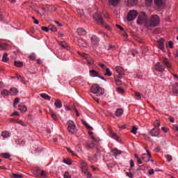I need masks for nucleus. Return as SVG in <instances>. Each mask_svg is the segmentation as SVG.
<instances>
[{
    "instance_id": "35",
    "label": "nucleus",
    "mask_w": 178,
    "mask_h": 178,
    "mask_svg": "<svg viewBox=\"0 0 178 178\" xmlns=\"http://www.w3.org/2000/svg\"><path fill=\"white\" fill-rule=\"evenodd\" d=\"M10 94V91L7 90L6 89H4L2 92H1V95H2L3 97H7Z\"/></svg>"
},
{
    "instance_id": "21",
    "label": "nucleus",
    "mask_w": 178,
    "mask_h": 178,
    "mask_svg": "<svg viewBox=\"0 0 178 178\" xmlns=\"http://www.w3.org/2000/svg\"><path fill=\"white\" fill-rule=\"evenodd\" d=\"M158 23H146L145 24V27H147L149 30H152V27L158 26Z\"/></svg>"
},
{
    "instance_id": "47",
    "label": "nucleus",
    "mask_w": 178,
    "mask_h": 178,
    "mask_svg": "<svg viewBox=\"0 0 178 178\" xmlns=\"http://www.w3.org/2000/svg\"><path fill=\"white\" fill-rule=\"evenodd\" d=\"M145 3L147 6H151L152 5V0H145Z\"/></svg>"
},
{
    "instance_id": "5",
    "label": "nucleus",
    "mask_w": 178,
    "mask_h": 178,
    "mask_svg": "<svg viewBox=\"0 0 178 178\" xmlns=\"http://www.w3.org/2000/svg\"><path fill=\"white\" fill-rule=\"evenodd\" d=\"M156 72L163 73L165 70V67H163L162 63H157L154 66Z\"/></svg>"
},
{
    "instance_id": "34",
    "label": "nucleus",
    "mask_w": 178,
    "mask_h": 178,
    "mask_svg": "<svg viewBox=\"0 0 178 178\" xmlns=\"http://www.w3.org/2000/svg\"><path fill=\"white\" fill-rule=\"evenodd\" d=\"M18 110L20 111L22 113L26 112L27 108L25 106H18Z\"/></svg>"
},
{
    "instance_id": "46",
    "label": "nucleus",
    "mask_w": 178,
    "mask_h": 178,
    "mask_svg": "<svg viewBox=\"0 0 178 178\" xmlns=\"http://www.w3.org/2000/svg\"><path fill=\"white\" fill-rule=\"evenodd\" d=\"M102 26L105 27L106 29H108L109 31L111 30V26L108 25L107 24L102 23L101 24Z\"/></svg>"
},
{
    "instance_id": "11",
    "label": "nucleus",
    "mask_w": 178,
    "mask_h": 178,
    "mask_svg": "<svg viewBox=\"0 0 178 178\" xmlns=\"http://www.w3.org/2000/svg\"><path fill=\"white\" fill-rule=\"evenodd\" d=\"M120 3V0H108L109 6L113 8H117V6Z\"/></svg>"
},
{
    "instance_id": "19",
    "label": "nucleus",
    "mask_w": 178,
    "mask_h": 178,
    "mask_svg": "<svg viewBox=\"0 0 178 178\" xmlns=\"http://www.w3.org/2000/svg\"><path fill=\"white\" fill-rule=\"evenodd\" d=\"M78 45L80 47H83V48H87V47H88L86 40H84L83 39H79L78 40Z\"/></svg>"
},
{
    "instance_id": "2",
    "label": "nucleus",
    "mask_w": 178,
    "mask_h": 178,
    "mask_svg": "<svg viewBox=\"0 0 178 178\" xmlns=\"http://www.w3.org/2000/svg\"><path fill=\"white\" fill-rule=\"evenodd\" d=\"M79 54L81 56V57L83 58L85 60H87L89 65H92V64H94V60H92V58L90 57V56L87 54L79 52Z\"/></svg>"
},
{
    "instance_id": "45",
    "label": "nucleus",
    "mask_w": 178,
    "mask_h": 178,
    "mask_svg": "<svg viewBox=\"0 0 178 178\" xmlns=\"http://www.w3.org/2000/svg\"><path fill=\"white\" fill-rule=\"evenodd\" d=\"M108 50V51H115L116 47L115 45L109 44Z\"/></svg>"
},
{
    "instance_id": "40",
    "label": "nucleus",
    "mask_w": 178,
    "mask_h": 178,
    "mask_svg": "<svg viewBox=\"0 0 178 178\" xmlns=\"http://www.w3.org/2000/svg\"><path fill=\"white\" fill-rule=\"evenodd\" d=\"M50 115L51 117V119H53L54 121H56L58 120L56 113H54L53 111H51L50 112Z\"/></svg>"
},
{
    "instance_id": "20",
    "label": "nucleus",
    "mask_w": 178,
    "mask_h": 178,
    "mask_svg": "<svg viewBox=\"0 0 178 178\" xmlns=\"http://www.w3.org/2000/svg\"><path fill=\"white\" fill-rule=\"evenodd\" d=\"M110 137L114 140H116L118 143L121 142L120 136H117V134L113 131L110 132Z\"/></svg>"
},
{
    "instance_id": "55",
    "label": "nucleus",
    "mask_w": 178,
    "mask_h": 178,
    "mask_svg": "<svg viewBox=\"0 0 178 178\" xmlns=\"http://www.w3.org/2000/svg\"><path fill=\"white\" fill-rule=\"evenodd\" d=\"M92 140H95L96 143L99 142V138H95V136H91Z\"/></svg>"
},
{
    "instance_id": "63",
    "label": "nucleus",
    "mask_w": 178,
    "mask_h": 178,
    "mask_svg": "<svg viewBox=\"0 0 178 178\" xmlns=\"http://www.w3.org/2000/svg\"><path fill=\"white\" fill-rule=\"evenodd\" d=\"M15 115H17V116H19V113L17 111H15L12 113L11 116H15Z\"/></svg>"
},
{
    "instance_id": "59",
    "label": "nucleus",
    "mask_w": 178,
    "mask_h": 178,
    "mask_svg": "<svg viewBox=\"0 0 178 178\" xmlns=\"http://www.w3.org/2000/svg\"><path fill=\"white\" fill-rule=\"evenodd\" d=\"M63 162L67 165H71V161L70 160L64 159Z\"/></svg>"
},
{
    "instance_id": "4",
    "label": "nucleus",
    "mask_w": 178,
    "mask_h": 178,
    "mask_svg": "<svg viewBox=\"0 0 178 178\" xmlns=\"http://www.w3.org/2000/svg\"><path fill=\"white\" fill-rule=\"evenodd\" d=\"M75 124L73 121L70 120L67 122V131L68 132L71 134H74L75 133Z\"/></svg>"
},
{
    "instance_id": "60",
    "label": "nucleus",
    "mask_w": 178,
    "mask_h": 178,
    "mask_svg": "<svg viewBox=\"0 0 178 178\" xmlns=\"http://www.w3.org/2000/svg\"><path fill=\"white\" fill-rule=\"evenodd\" d=\"M115 83H116L117 86H121V84H122L120 79H117L115 81Z\"/></svg>"
},
{
    "instance_id": "23",
    "label": "nucleus",
    "mask_w": 178,
    "mask_h": 178,
    "mask_svg": "<svg viewBox=\"0 0 178 178\" xmlns=\"http://www.w3.org/2000/svg\"><path fill=\"white\" fill-rule=\"evenodd\" d=\"M172 92L174 94L178 95V83L172 85Z\"/></svg>"
},
{
    "instance_id": "37",
    "label": "nucleus",
    "mask_w": 178,
    "mask_h": 178,
    "mask_svg": "<svg viewBox=\"0 0 178 178\" xmlns=\"http://www.w3.org/2000/svg\"><path fill=\"white\" fill-rule=\"evenodd\" d=\"M41 97L46 99V100H48V101H49L50 99L51 98L49 95H48L45 93H42L41 94Z\"/></svg>"
},
{
    "instance_id": "48",
    "label": "nucleus",
    "mask_w": 178,
    "mask_h": 178,
    "mask_svg": "<svg viewBox=\"0 0 178 178\" xmlns=\"http://www.w3.org/2000/svg\"><path fill=\"white\" fill-rule=\"evenodd\" d=\"M8 47L7 44L0 42V49H5Z\"/></svg>"
},
{
    "instance_id": "32",
    "label": "nucleus",
    "mask_w": 178,
    "mask_h": 178,
    "mask_svg": "<svg viewBox=\"0 0 178 178\" xmlns=\"http://www.w3.org/2000/svg\"><path fill=\"white\" fill-rule=\"evenodd\" d=\"M138 2V0H127L128 6H134Z\"/></svg>"
},
{
    "instance_id": "58",
    "label": "nucleus",
    "mask_w": 178,
    "mask_h": 178,
    "mask_svg": "<svg viewBox=\"0 0 178 178\" xmlns=\"http://www.w3.org/2000/svg\"><path fill=\"white\" fill-rule=\"evenodd\" d=\"M64 178H71V176L67 172H66L65 173H64Z\"/></svg>"
},
{
    "instance_id": "6",
    "label": "nucleus",
    "mask_w": 178,
    "mask_h": 178,
    "mask_svg": "<svg viewBox=\"0 0 178 178\" xmlns=\"http://www.w3.org/2000/svg\"><path fill=\"white\" fill-rule=\"evenodd\" d=\"M115 70H116L117 73H118V75H117V77L119 79H121L123 78V76H124V70H123V67H116V68H115Z\"/></svg>"
},
{
    "instance_id": "12",
    "label": "nucleus",
    "mask_w": 178,
    "mask_h": 178,
    "mask_svg": "<svg viewBox=\"0 0 178 178\" xmlns=\"http://www.w3.org/2000/svg\"><path fill=\"white\" fill-rule=\"evenodd\" d=\"M161 63H163L164 66L167 67L168 68H170L172 67L170 60H168L165 57H163V58H161Z\"/></svg>"
},
{
    "instance_id": "62",
    "label": "nucleus",
    "mask_w": 178,
    "mask_h": 178,
    "mask_svg": "<svg viewBox=\"0 0 178 178\" xmlns=\"http://www.w3.org/2000/svg\"><path fill=\"white\" fill-rule=\"evenodd\" d=\"M130 165H131V168H133L134 166V161L132 159L130 160Z\"/></svg>"
},
{
    "instance_id": "27",
    "label": "nucleus",
    "mask_w": 178,
    "mask_h": 178,
    "mask_svg": "<svg viewBox=\"0 0 178 178\" xmlns=\"http://www.w3.org/2000/svg\"><path fill=\"white\" fill-rule=\"evenodd\" d=\"M60 45H61L62 47L66 48L67 50L70 51L71 49L70 46H69L68 43L65 42H60Z\"/></svg>"
},
{
    "instance_id": "53",
    "label": "nucleus",
    "mask_w": 178,
    "mask_h": 178,
    "mask_svg": "<svg viewBox=\"0 0 178 178\" xmlns=\"http://www.w3.org/2000/svg\"><path fill=\"white\" fill-rule=\"evenodd\" d=\"M131 133H133L134 134L136 135L137 133V128L136 127H132V129L131 131Z\"/></svg>"
},
{
    "instance_id": "1",
    "label": "nucleus",
    "mask_w": 178,
    "mask_h": 178,
    "mask_svg": "<svg viewBox=\"0 0 178 178\" xmlns=\"http://www.w3.org/2000/svg\"><path fill=\"white\" fill-rule=\"evenodd\" d=\"M91 92L93 94H97V97H100L104 94V91L101 89L98 84H95L91 87Z\"/></svg>"
},
{
    "instance_id": "7",
    "label": "nucleus",
    "mask_w": 178,
    "mask_h": 178,
    "mask_svg": "<svg viewBox=\"0 0 178 178\" xmlns=\"http://www.w3.org/2000/svg\"><path fill=\"white\" fill-rule=\"evenodd\" d=\"M137 23H147V15L145 13H141L136 22Z\"/></svg>"
},
{
    "instance_id": "18",
    "label": "nucleus",
    "mask_w": 178,
    "mask_h": 178,
    "mask_svg": "<svg viewBox=\"0 0 178 178\" xmlns=\"http://www.w3.org/2000/svg\"><path fill=\"white\" fill-rule=\"evenodd\" d=\"M76 33L81 36H85L87 35L86 30L83 29V28H78L76 29Z\"/></svg>"
},
{
    "instance_id": "25",
    "label": "nucleus",
    "mask_w": 178,
    "mask_h": 178,
    "mask_svg": "<svg viewBox=\"0 0 178 178\" xmlns=\"http://www.w3.org/2000/svg\"><path fill=\"white\" fill-rule=\"evenodd\" d=\"M163 42V39H161L159 41H157V43L159 44V48L161 49V51L164 50Z\"/></svg>"
},
{
    "instance_id": "30",
    "label": "nucleus",
    "mask_w": 178,
    "mask_h": 178,
    "mask_svg": "<svg viewBox=\"0 0 178 178\" xmlns=\"http://www.w3.org/2000/svg\"><path fill=\"white\" fill-rule=\"evenodd\" d=\"M54 106L57 108H62L61 101L60 99H56Z\"/></svg>"
},
{
    "instance_id": "33",
    "label": "nucleus",
    "mask_w": 178,
    "mask_h": 178,
    "mask_svg": "<svg viewBox=\"0 0 178 178\" xmlns=\"http://www.w3.org/2000/svg\"><path fill=\"white\" fill-rule=\"evenodd\" d=\"M1 136L4 138H8L10 137V133L9 131H2Z\"/></svg>"
},
{
    "instance_id": "22",
    "label": "nucleus",
    "mask_w": 178,
    "mask_h": 178,
    "mask_svg": "<svg viewBox=\"0 0 178 178\" xmlns=\"http://www.w3.org/2000/svg\"><path fill=\"white\" fill-rule=\"evenodd\" d=\"M85 145L90 149H93L95 147V144L92 141H86Z\"/></svg>"
},
{
    "instance_id": "31",
    "label": "nucleus",
    "mask_w": 178,
    "mask_h": 178,
    "mask_svg": "<svg viewBox=\"0 0 178 178\" xmlns=\"http://www.w3.org/2000/svg\"><path fill=\"white\" fill-rule=\"evenodd\" d=\"M10 93H11L12 95L15 96L17 95L19 91L17 90V88H10V91H9Z\"/></svg>"
},
{
    "instance_id": "14",
    "label": "nucleus",
    "mask_w": 178,
    "mask_h": 178,
    "mask_svg": "<svg viewBox=\"0 0 178 178\" xmlns=\"http://www.w3.org/2000/svg\"><path fill=\"white\" fill-rule=\"evenodd\" d=\"M81 170L82 172H86L88 170V164L83 161H80Z\"/></svg>"
},
{
    "instance_id": "3",
    "label": "nucleus",
    "mask_w": 178,
    "mask_h": 178,
    "mask_svg": "<svg viewBox=\"0 0 178 178\" xmlns=\"http://www.w3.org/2000/svg\"><path fill=\"white\" fill-rule=\"evenodd\" d=\"M137 11L134 10H130L127 15L128 22H133V20H134V19H136V17H137Z\"/></svg>"
},
{
    "instance_id": "17",
    "label": "nucleus",
    "mask_w": 178,
    "mask_h": 178,
    "mask_svg": "<svg viewBox=\"0 0 178 178\" xmlns=\"http://www.w3.org/2000/svg\"><path fill=\"white\" fill-rule=\"evenodd\" d=\"M94 19L96 22H97L98 23H102L103 19H102V16H101V14L97 13L95 14L94 15Z\"/></svg>"
},
{
    "instance_id": "38",
    "label": "nucleus",
    "mask_w": 178,
    "mask_h": 178,
    "mask_svg": "<svg viewBox=\"0 0 178 178\" xmlns=\"http://www.w3.org/2000/svg\"><path fill=\"white\" fill-rule=\"evenodd\" d=\"M11 177L12 178H23V175L17 173H13Z\"/></svg>"
},
{
    "instance_id": "51",
    "label": "nucleus",
    "mask_w": 178,
    "mask_h": 178,
    "mask_svg": "<svg viewBox=\"0 0 178 178\" xmlns=\"http://www.w3.org/2000/svg\"><path fill=\"white\" fill-rule=\"evenodd\" d=\"M19 97H16L15 99V100L13 101V105H17L18 104H19Z\"/></svg>"
},
{
    "instance_id": "24",
    "label": "nucleus",
    "mask_w": 178,
    "mask_h": 178,
    "mask_svg": "<svg viewBox=\"0 0 178 178\" xmlns=\"http://www.w3.org/2000/svg\"><path fill=\"white\" fill-rule=\"evenodd\" d=\"M89 73L92 77H100L99 72L95 70H90L89 71Z\"/></svg>"
},
{
    "instance_id": "13",
    "label": "nucleus",
    "mask_w": 178,
    "mask_h": 178,
    "mask_svg": "<svg viewBox=\"0 0 178 178\" xmlns=\"http://www.w3.org/2000/svg\"><path fill=\"white\" fill-rule=\"evenodd\" d=\"M100 154H101L100 151L97 149L95 155L93 156V157L89 156L88 161H97V160L98 157L100 156Z\"/></svg>"
},
{
    "instance_id": "43",
    "label": "nucleus",
    "mask_w": 178,
    "mask_h": 178,
    "mask_svg": "<svg viewBox=\"0 0 178 178\" xmlns=\"http://www.w3.org/2000/svg\"><path fill=\"white\" fill-rule=\"evenodd\" d=\"M40 176V178H46L47 175H46L45 172L44 170H42L41 172L39 174Z\"/></svg>"
},
{
    "instance_id": "44",
    "label": "nucleus",
    "mask_w": 178,
    "mask_h": 178,
    "mask_svg": "<svg viewBox=\"0 0 178 178\" xmlns=\"http://www.w3.org/2000/svg\"><path fill=\"white\" fill-rule=\"evenodd\" d=\"M15 65L17 67H22L23 66V63L22 62H18L15 61Z\"/></svg>"
},
{
    "instance_id": "52",
    "label": "nucleus",
    "mask_w": 178,
    "mask_h": 178,
    "mask_svg": "<svg viewBox=\"0 0 178 178\" xmlns=\"http://www.w3.org/2000/svg\"><path fill=\"white\" fill-rule=\"evenodd\" d=\"M165 159H167L168 161L170 162L172 160V157L171 155H167L165 156Z\"/></svg>"
},
{
    "instance_id": "41",
    "label": "nucleus",
    "mask_w": 178,
    "mask_h": 178,
    "mask_svg": "<svg viewBox=\"0 0 178 178\" xmlns=\"http://www.w3.org/2000/svg\"><path fill=\"white\" fill-rule=\"evenodd\" d=\"M2 60H3V62H4V63H7L8 60H9V58H8V54H7L6 53H5V54H3Z\"/></svg>"
},
{
    "instance_id": "36",
    "label": "nucleus",
    "mask_w": 178,
    "mask_h": 178,
    "mask_svg": "<svg viewBox=\"0 0 178 178\" xmlns=\"http://www.w3.org/2000/svg\"><path fill=\"white\" fill-rule=\"evenodd\" d=\"M104 70H105V74H104V75H105L106 76H112V73H111L110 69L106 68V69H104Z\"/></svg>"
},
{
    "instance_id": "61",
    "label": "nucleus",
    "mask_w": 178,
    "mask_h": 178,
    "mask_svg": "<svg viewBox=\"0 0 178 178\" xmlns=\"http://www.w3.org/2000/svg\"><path fill=\"white\" fill-rule=\"evenodd\" d=\"M126 175L129 178H133V175L131 172H126Z\"/></svg>"
},
{
    "instance_id": "16",
    "label": "nucleus",
    "mask_w": 178,
    "mask_h": 178,
    "mask_svg": "<svg viewBox=\"0 0 178 178\" xmlns=\"http://www.w3.org/2000/svg\"><path fill=\"white\" fill-rule=\"evenodd\" d=\"M160 22L161 20L159 19V17L158 15H152L150 23H160Z\"/></svg>"
},
{
    "instance_id": "54",
    "label": "nucleus",
    "mask_w": 178,
    "mask_h": 178,
    "mask_svg": "<svg viewBox=\"0 0 178 178\" xmlns=\"http://www.w3.org/2000/svg\"><path fill=\"white\" fill-rule=\"evenodd\" d=\"M155 128H158L160 126V122L156 120V122L154 123Z\"/></svg>"
},
{
    "instance_id": "64",
    "label": "nucleus",
    "mask_w": 178,
    "mask_h": 178,
    "mask_svg": "<svg viewBox=\"0 0 178 178\" xmlns=\"http://www.w3.org/2000/svg\"><path fill=\"white\" fill-rule=\"evenodd\" d=\"M172 45H174V43H173L172 42L170 41V42H168V47H169L170 48H172Z\"/></svg>"
},
{
    "instance_id": "56",
    "label": "nucleus",
    "mask_w": 178,
    "mask_h": 178,
    "mask_svg": "<svg viewBox=\"0 0 178 178\" xmlns=\"http://www.w3.org/2000/svg\"><path fill=\"white\" fill-rule=\"evenodd\" d=\"M99 65L101 67L102 69L106 70L108 67L104 64L100 63Z\"/></svg>"
},
{
    "instance_id": "50",
    "label": "nucleus",
    "mask_w": 178,
    "mask_h": 178,
    "mask_svg": "<svg viewBox=\"0 0 178 178\" xmlns=\"http://www.w3.org/2000/svg\"><path fill=\"white\" fill-rule=\"evenodd\" d=\"M135 97H136V99H138V100H140L141 99L140 94L138 92H135Z\"/></svg>"
},
{
    "instance_id": "29",
    "label": "nucleus",
    "mask_w": 178,
    "mask_h": 178,
    "mask_svg": "<svg viewBox=\"0 0 178 178\" xmlns=\"http://www.w3.org/2000/svg\"><path fill=\"white\" fill-rule=\"evenodd\" d=\"M123 113H124V110L122 109V108H118V110H116V111H115V115L117 116V117H120L122 115H123Z\"/></svg>"
},
{
    "instance_id": "15",
    "label": "nucleus",
    "mask_w": 178,
    "mask_h": 178,
    "mask_svg": "<svg viewBox=\"0 0 178 178\" xmlns=\"http://www.w3.org/2000/svg\"><path fill=\"white\" fill-rule=\"evenodd\" d=\"M99 39L96 35H92L91 38V44L92 45L96 46L99 44Z\"/></svg>"
},
{
    "instance_id": "8",
    "label": "nucleus",
    "mask_w": 178,
    "mask_h": 178,
    "mask_svg": "<svg viewBox=\"0 0 178 178\" xmlns=\"http://www.w3.org/2000/svg\"><path fill=\"white\" fill-rule=\"evenodd\" d=\"M149 134H150L152 137H159L160 135V130L158 127H154L149 131Z\"/></svg>"
},
{
    "instance_id": "42",
    "label": "nucleus",
    "mask_w": 178,
    "mask_h": 178,
    "mask_svg": "<svg viewBox=\"0 0 178 178\" xmlns=\"http://www.w3.org/2000/svg\"><path fill=\"white\" fill-rule=\"evenodd\" d=\"M83 172V174L87 176L88 178H91L92 177V175L91 173L88 171V170H86V171H82Z\"/></svg>"
},
{
    "instance_id": "9",
    "label": "nucleus",
    "mask_w": 178,
    "mask_h": 178,
    "mask_svg": "<svg viewBox=\"0 0 178 178\" xmlns=\"http://www.w3.org/2000/svg\"><path fill=\"white\" fill-rule=\"evenodd\" d=\"M154 3L158 6V8H164L165 5H166L165 0H154Z\"/></svg>"
},
{
    "instance_id": "49",
    "label": "nucleus",
    "mask_w": 178,
    "mask_h": 178,
    "mask_svg": "<svg viewBox=\"0 0 178 178\" xmlns=\"http://www.w3.org/2000/svg\"><path fill=\"white\" fill-rule=\"evenodd\" d=\"M1 155H2L3 158H4V159H9L10 157V155L9 153H3Z\"/></svg>"
},
{
    "instance_id": "57",
    "label": "nucleus",
    "mask_w": 178,
    "mask_h": 178,
    "mask_svg": "<svg viewBox=\"0 0 178 178\" xmlns=\"http://www.w3.org/2000/svg\"><path fill=\"white\" fill-rule=\"evenodd\" d=\"M117 91H118L119 93H123V92H124L123 88H121L120 87H118V88H117Z\"/></svg>"
},
{
    "instance_id": "39",
    "label": "nucleus",
    "mask_w": 178,
    "mask_h": 178,
    "mask_svg": "<svg viewBox=\"0 0 178 178\" xmlns=\"http://www.w3.org/2000/svg\"><path fill=\"white\" fill-rule=\"evenodd\" d=\"M82 123H83V124L85 127H87L88 129H89V130H92V128L90 125L88 124V123L86 122V120H82Z\"/></svg>"
},
{
    "instance_id": "10",
    "label": "nucleus",
    "mask_w": 178,
    "mask_h": 178,
    "mask_svg": "<svg viewBox=\"0 0 178 178\" xmlns=\"http://www.w3.org/2000/svg\"><path fill=\"white\" fill-rule=\"evenodd\" d=\"M42 31H44L46 33L49 32V31H51V32H55L56 31V28L53 26H42Z\"/></svg>"
},
{
    "instance_id": "26",
    "label": "nucleus",
    "mask_w": 178,
    "mask_h": 178,
    "mask_svg": "<svg viewBox=\"0 0 178 178\" xmlns=\"http://www.w3.org/2000/svg\"><path fill=\"white\" fill-rule=\"evenodd\" d=\"M112 154L115 157H117L118 156L121 154V151H120L119 149L114 148L112 150Z\"/></svg>"
},
{
    "instance_id": "28",
    "label": "nucleus",
    "mask_w": 178,
    "mask_h": 178,
    "mask_svg": "<svg viewBox=\"0 0 178 178\" xmlns=\"http://www.w3.org/2000/svg\"><path fill=\"white\" fill-rule=\"evenodd\" d=\"M16 79L17 81H19L22 84H26V81L24 77L17 74Z\"/></svg>"
}]
</instances>
